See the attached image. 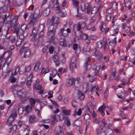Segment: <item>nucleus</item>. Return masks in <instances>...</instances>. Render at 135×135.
<instances>
[{
  "label": "nucleus",
  "mask_w": 135,
  "mask_h": 135,
  "mask_svg": "<svg viewBox=\"0 0 135 135\" xmlns=\"http://www.w3.org/2000/svg\"><path fill=\"white\" fill-rule=\"evenodd\" d=\"M56 29L54 28L53 25H50L48 28L47 31V35L50 40V41L55 43L58 41L57 38L54 37L55 35Z\"/></svg>",
  "instance_id": "f257e3e1"
},
{
  "label": "nucleus",
  "mask_w": 135,
  "mask_h": 135,
  "mask_svg": "<svg viewBox=\"0 0 135 135\" xmlns=\"http://www.w3.org/2000/svg\"><path fill=\"white\" fill-rule=\"evenodd\" d=\"M27 93V92L24 89L19 91L18 92V97L20 99L22 102H23L28 99V97L26 96Z\"/></svg>",
  "instance_id": "f03ea898"
},
{
  "label": "nucleus",
  "mask_w": 135,
  "mask_h": 135,
  "mask_svg": "<svg viewBox=\"0 0 135 135\" xmlns=\"http://www.w3.org/2000/svg\"><path fill=\"white\" fill-rule=\"evenodd\" d=\"M86 24L84 22L81 23H79L74 25L73 26V29L75 34L77 31H79L83 29L86 26Z\"/></svg>",
  "instance_id": "7ed1b4c3"
},
{
  "label": "nucleus",
  "mask_w": 135,
  "mask_h": 135,
  "mask_svg": "<svg viewBox=\"0 0 135 135\" xmlns=\"http://www.w3.org/2000/svg\"><path fill=\"white\" fill-rule=\"evenodd\" d=\"M100 27L101 31L105 33L108 32L109 29V28L107 27L106 24L103 22L100 23Z\"/></svg>",
  "instance_id": "20e7f679"
},
{
  "label": "nucleus",
  "mask_w": 135,
  "mask_h": 135,
  "mask_svg": "<svg viewBox=\"0 0 135 135\" xmlns=\"http://www.w3.org/2000/svg\"><path fill=\"white\" fill-rule=\"evenodd\" d=\"M77 63V61L76 58L73 57L70 65V68L71 70H73L74 69L76 68Z\"/></svg>",
  "instance_id": "39448f33"
},
{
  "label": "nucleus",
  "mask_w": 135,
  "mask_h": 135,
  "mask_svg": "<svg viewBox=\"0 0 135 135\" xmlns=\"http://www.w3.org/2000/svg\"><path fill=\"white\" fill-rule=\"evenodd\" d=\"M63 129L60 126L56 127L54 131L55 135H64Z\"/></svg>",
  "instance_id": "423d86ee"
},
{
  "label": "nucleus",
  "mask_w": 135,
  "mask_h": 135,
  "mask_svg": "<svg viewBox=\"0 0 135 135\" xmlns=\"http://www.w3.org/2000/svg\"><path fill=\"white\" fill-rule=\"evenodd\" d=\"M39 23V21L36 17L34 15L31 17L29 24L33 26H35Z\"/></svg>",
  "instance_id": "0eeeda50"
},
{
  "label": "nucleus",
  "mask_w": 135,
  "mask_h": 135,
  "mask_svg": "<svg viewBox=\"0 0 135 135\" xmlns=\"http://www.w3.org/2000/svg\"><path fill=\"white\" fill-rule=\"evenodd\" d=\"M20 25L18 23H16L12 28L13 29V33H16V35L17 37L19 34V28Z\"/></svg>",
  "instance_id": "6e6552de"
},
{
  "label": "nucleus",
  "mask_w": 135,
  "mask_h": 135,
  "mask_svg": "<svg viewBox=\"0 0 135 135\" xmlns=\"http://www.w3.org/2000/svg\"><path fill=\"white\" fill-rule=\"evenodd\" d=\"M75 81V78L71 77L67 80L66 84L68 86H71L74 84Z\"/></svg>",
  "instance_id": "1a4fd4ad"
},
{
  "label": "nucleus",
  "mask_w": 135,
  "mask_h": 135,
  "mask_svg": "<svg viewBox=\"0 0 135 135\" xmlns=\"http://www.w3.org/2000/svg\"><path fill=\"white\" fill-rule=\"evenodd\" d=\"M90 63V58L89 57H88L85 61L84 66L86 68V70H89L91 68V66Z\"/></svg>",
  "instance_id": "9d476101"
},
{
  "label": "nucleus",
  "mask_w": 135,
  "mask_h": 135,
  "mask_svg": "<svg viewBox=\"0 0 135 135\" xmlns=\"http://www.w3.org/2000/svg\"><path fill=\"white\" fill-rule=\"evenodd\" d=\"M72 2L74 6V7H75L76 8L78 14L80 15L81 14L79 11V1L77 0H72Z\"/></svg>",
  "instance_id": "9b49d317"
},
{
  "label": "nucleus",
  "mask_w": 135,
  "mask_h": 135,
  "mask_svg": "<svg viewBox=\"0 0 135 135\" xmlns=\"http://www.w3.org/2000/svg\"><path fill=\"white\" fill-rule=\"evenodd\" d=\"M61 6L57 0H56L55 4V5L54 9L57 13H59L61 10Z\"/></svg>",
  "instance_id": "f8f14e48"
},
{
  "label": "nucleus",
  "mask_w": 135,
  "mask_h": 135,
  "mask_svg": "<svg viewBox=\"0 0 135 135\" xmlns=\"http://www.w3.org/2000/svg\"><path fill=\"white\" fill-rule=\"evenodd\" d=\"M51 21L52 23L53 24L52 25H54L56 24L57 25L60 21L59 18L58 17L53 16L51 18Z\"/></svg>",
  "instance_id": "ddd939ff"
},
{
  "label": "nucleus",
  "mask_w": 135,
  "mask_h": 135,
  "mask_svg": "<svg viewBox=\"0 0 135 135\" xmlns=\"http://www.w3.org/2000/svg\"><path fill=\"white\" fill-rule=\"evenodd\" d=\"M105 128L102 126H99L98 128L96 129V133L97 135L100 134L103 132L104 133Z\"/></svg>",
  "instance_id": "4468645a"
},
{
  "label": "nucleus",
  "mask_w": 135,
  "mask_h": 135,
  "mask_svg": "<svg viewBox=\"0 0 135 135\" xmlns=\"http://www.w3.org/2000/svg\"><path fill=\"white\" fill-rule=\"evenodd\" d=\"M14 120L15 118L12 116H10L9 117L7 122V124L9 126V128H12V124L11 123Z\"/></svg>",
  "instance_id": "2eb2a0df"
},
{
  "label": "nucleus",
  "mask_w": 135,
  "mask_h": 135,
  "mask_svg": "<svg viewBox=\"0 0 135 135\" xmlns=\"http://www.w3.org/2000/svg\"><path fill=\"white\" fill-rule=\"evenodd\" d=\"M104 133L105 135H114V132L113 130L108 127L105 129Z\"/></svg>",
  "instance_id": "dca6fc26"
},
{
  "label": "nucleus",
  "mask_w": 135,
  "mask_h": 135,
  "mask_svg": "<svg viewBox=\"0 0 135 135\" xmlns=\"http://www.w3.org/2000/svg\"><path fill=\"white\" fill-rule=\"evenodd\" d=\"M58 35L61 37L62 36L65 37L67 36L68 34L66 31L64 29V28H62L60 30Z\"/></svg>",
  "instance_id": "f3484780"
},
{
  "label": "nucleus",
  "mask_w": 135,
  "mask_h": 135,
  "mask_svg": "<svg viewBox=\"0 0 135 135\" xmlns=\"http://www.w3.org/2000/svg\"><path fill=\"white\" fill-rule=\"evenodd\" d=\"M85 8L87 10V13L88 14L90 13L92 9V6L89 3H87L84 6Z\"/></svg>",
  "instance_id": "a211bd4d"
},
{
  "label": "nucleus",
  "mask_w": 135,
  "mask_h": 135,
  "mask_svg": "<svg viewBox=\"0 0 135 135\" xmlns=\"http://www.w3.org/2000/svg\"><path fill=\"white\" fill-rule=\"evenodd\" d=\"M100 69V66L99 65H95L94 66L93 70L95 76H97L99 75V71Z\"/></svg>",
  "instance_id": "6ab92c4d"
},
{
  "label": "nucleus",
  "mask_w": 135,
  "mask_h": 135,
  "mask_svg": "<svg viewBox=\"0 0 135 135\" xmlns=\"http://www.w3.org/2000/svg\"><path fill=\"white\" fill-rule=\"evenodd\" d=\"M82 122L80 120L77 119L74 121L73 124L74 126L80 127L82 125Z\"/></svg>",
  "instance_id": "aec40b11"
},
{
  "label": "nucleus",
  "mask_w": 135,
  "mask_h": 135,
  "mask_svg": "<svg viewBox=\"0 0 135 135\" xmlns=\"http://www.w3.org/2000/svg\"><path fill=\"white\" fill-rule=\"evenodd\" d=\"M83 90L84 92L86 93L88 90L89 87L88 83H84L83 85Z\"/></svg>",
  "instance_id": "412c9836"
},
{
  "label": "nucleus",
  "mask_w": 135,
  "mask_h": 135,
  "mask_svg": "<svg viewBox=\"0 0 135 135\" xmlns=\"http://www.w3.org/2000/svg\"><path fill=\"white\" fill-rule=\"evenodd\" d=\"M17 21L18 20L17 19L15 18L7 21L6 22V23L10 25L11 26H12V25H13L14 26L17 23Z\"/></svg>",
  "instance_id": "4be33fe9"
},
{
  "label": "nucleus",
  "mask_w": 135,
  "mask_h": 135,
  "mask_svg": "<svg viewBox=\"0 0 135 135\" xmlns=\"http://www.w3.org/2000/svg\"><path fill=\"white\" fill-rule=\"evenodd\" d=\"M32 107V106H30L28 105L25 107L24 111L25 114V115H27L29 112L31 111V110Z\"/></svg>",
  "instance_id": "5701e85b"
},
{
  "label": "nucleus",
  "mask_w": 135,
  "mask_h": 135,
  "mask_svg": "<svg viewBox=\"0 0 135 135\" xmlns=\"http://www.w3.org/2000/svg\"><path fill=\"white\" fill-rule=\"evenodd\" d=\"M53 7H52V6L51 5H50L49 7L46 8L44 11L43 12V14L45 16H48L49 14H50V9L51 8H53Z\"/></svg>",
  "instance_id": "b1692460"
},
{
  "label": "nucleus",
  "mask_w": 135,
  "mask_h": 135,
  "mask_svg": "<svg viewBox=\"0 0 135 135\" xmlns=\"http://www.w3.org/2000/svg\"><path fill=\"white\" fill-rule=\"evenodd\" d=\"M59 13L60 16L61 17H65L67 15L65 9L64 8L61 9Z\"/></svg>",
  "instance_id": "393cba45"
},
{
  "label": "nucleus",
  "mask_w": 135,
  "mask_h": 135,
  "mask_svg": "<svg viewBox=\"0 0 135 135\" xmlns=\"http://www.w3.org/2000/svg\"><path fill=\"white\" fill-rule=\"evenodd\" d=\"M65 107H63L62 108V112L64 114L67 115H69L71 112V110H65Z\"/></svg>",
  "instance_id": "a878e982"
},
{
  "label": "nucleus",
  "mask_w": 135,
  "mask_h": 135,
  "mask_svg": "<svg viewBox=\"0 0 135 135\" xmlns=\"http://www.w3.org/2000/svg\"><path fill=\"white\" fill-rule=\"evenodd\" d=\"M37 28L36 27H34L32 30V33L31 35L33 36L34 38H35L36 36L37 35V32H38L37 31Z\"/></svg>",
  "instance_id": "bb28decb"
},
{
  "label": "nucleus",
  "mask_w": 135,
  "mask_h": 135,
  "mask_svg": "<svg viewBox=\"0 0 135 135\" xmlns=\"http://www.w3.org/2000/svg\"><path fill=\"white\" fill-rule=\"evenodd\" d=\"M75 80L77 82H75L74 84V86L76 88H78L81 85L80 82V78H77L75 79Z\"/></svg>",
  "instance_id": "cd10ccee"
},
{
  "label": "nucleus",
  "mask_w": 135,
  "mask_h": 135,
  "mask_svg": "<svg viewBox=\"0 0 135 135\" xmlns=\"http://www.w3.org/2000/svg\"><path fill=\"white\" fill-rule=\"evenodd\" d=\"M35 117L33 115H31L29 118V122L30 123H32L37 120Z\"/></svg>",
  "instance_id": "c85d7f7f"
},
{
  "label": "nucleus",
  "mask_w": 135,
  "mask_h": 135,
  "mask_svg": "<svg viewBox=\"0 0 135 135\" xmlns=\"http://www.w3.org/2000/svg\"><path fill=\"white\" fill-rule=\"evenodd\" d=\"M60 45L64 47H65L68 46V43L67 42L65 39H63L62 41H60Z\"/></svg>",
  "instance_id": "c756f323"
},
{
  "label": "nucleus",
  "mask_w": 135,
  "mask_h": 135,
  "mask_svg": "<svg viewBox=\"0 0 135 135\" xmlns=\"http://www.w3.org/2000/svg\"><path fill=\"white\" fill-rule=\"evenodd\" d=\"M120 26H116L114 25V24L113 25V28L114 29V31L115 32V33H114L113 35H115V34H117L118 33L119 31V30Z\"/></svg>",
  "instance_id": "7c9ffc66"
},
{
  "label": "nucleus",
  "mask_w": 135,
  "mask_h": 135,
  "mask_svg": "<svg viewBox=\"0 0 135 135\" xmlns=\"http://www.w3.org/2000/svg\"><path fill=\"white\" fill-rule=\"evenodd\" d=\"M31 52L30 50L28 49L25 52L24 54L23 57L25 58H27L30 55Z\"/></svg>",
  "instance_id": "2f4dec72"
},
{
  "label": "nucleus",
  "mask_w": 135,
  "mask_h": 135,
  "mask_svg": "<svg viewBox=\"0 0 135 135\" xmlns=\"http://www.w3.org/2000/svg\"><path fill=\"white\" fill-rule=\"evenodd\" d=\"M116 38L115 37L113 40L110 41V42L109 45L113 47H115L116 46Z\"/></svg>",
  "instance_id": "473e14b6"
},
{
  "label": "nucleus",
  "mask_w": 135,
  "mask_h": 135,
  "mask_svg": "<svg viewBox=\"0 0 135 135\" xmlns=\"http://www.w3.org/2000/svg\"><path fill=\"white\" fill-rule=\"evenodd\" d=\"M117 73L115 71H113L110 75L109 77V79L110 80H114L115 77Z\"/></svg>",
  "instance_id": "72a5a7b5"
},
{
  "label": "nucleus",
  "mask_w": 135,
  "mask_h": 135,
  "mask_svg": "<svg viewBox=\"0 0 135 135\" xmlns=\"http://www.w3.org/2000/svg\"><path fill=\"white\" fill-rule=\"evenodd\" d=\"M71 120L70 118H69L68 117H67L66 118L65 122V124L67 125V126L69 127L71 125V122H70Z\"/></svg>",
  "instance_id": "f704fd0d"
},
{
  "label": "nucleus",
  "mask_w": 135,
  "mask_h": 135,
  "mask_svg": "<svg viewBox=\"0 0 135 135\" xmlns=\"http://www.w3.org/2000/svg\"><path fill=\"white\" fill-rule=\"evenodd\" d=\"M78 97L81 100H83L85 97V96L80 91H79L78 93Z\"/></svg>",
  "instance_id": "c9c22d12"
},
{
  "label": "nucleus",
  "mask_w": 135,
  "mask_h": 135,
  "mask_svg": "<svg viewBox=\"0 0 135 135\" xmlns=\"http://www.w3.org/2000/svg\"><path fill=\"white\" fill-rule=\"evenodd\" d=\"M49 70L48 68H43L42 69L41 73V75L45 74L49 72Z\"/></svg>",
  "instance_id": "e433bc0d"
},
{
  "label": "nucleus",
  "mask_w": 135,
  "mask_h": 135,
  "mask_svg": "<svg viewBox=\"0 0 135 135\" xmlns=\"http://www.w3.org/2000/svg\"><path fill=\"white\" fill-rule=\"evenodd\" d=\"M104 41H98L97 42V48H98L99 49H102L103 45V43Z\"/></svg>",
  "instance_id": "4c0bfd02"
},
{
  "label": "nucleus",
  "mask_w": 135,
  "mask_h": 135,
  "mask_svg": "<svg viewBox=\"0 0 135 135\" xmlns=\"http://www.w3.org/2000/svg\"><path fill=\"white\" fill-rule=\"evenodd\" d=\"M112 6V8L113 9L115 10L117 8V3L115 2H113L111 4Z\"/></svg>",
  "instance_id": "58836bf2"
},
{
  "label": "nucleus",
  "mask_w": 135,
  "mask_h": 135,
  "mask_svg": "<svg viewBox=\"0 0 135 135\" xmlns=\"http://www.w3.org/2000/svg\"><path fill=\"white\" fill-rule=\"evenodd\" d=\"M100 122L102 123V124L100 125V126H102L104 127V128L106 129V128L108 127H107L105 125L107 124V123L106 120L105 119H103L101 120Z\"/></svg>",
  "instance_id": "ea45409f"
},
{
  "label": "nucleus",
  "mask_w": 135,
  "mask_h": 135,
  "mask_svg": "<svg viewBox=\"0 0 135 135\" xmlns=\"http://www.w3.org/2000/svg\"><path fill=\"white\" fill-rule=\"evenodd\" d=\"M89 111L91 115L93 118H95L97 116L96 113L94 112V109L91 108L89 109Z\"/></svg>",
  "instance_id": "a19ab883"
},
{
  "label": "nucleus",
  "mask_w": 135,
  "mask_h": 135,
  "mask_svg": "<svg viewBox=\"0 0 135 135\" xmlns=\"http://www.w3.org/2000/svg\"><path fill=\"white\" fill-rule=\"evenodd\" d=\"M40 62H37L35 65V67L34 68V71H37L39 69V68L40 65Z\"/></svg>",
  "instance_id": "79ce46f5"
},
{
  "label": "nucleus",
  "mask_w": 135,
  "mask_h": 135,
  "mask_svg": "<svg viewBox=\"0 0 135 135\" xmlns=\"http://www.w3.org/2000/svg\"><path fill=\"white\" fill-rule=\"evenodd\" d=\"M45 27L44 25V24H42L40 25L38 28L37 29V31L40 32V31H43L44 30V28Z\"/></svg>",
  "instance_id": "37998d69"
},
{
  "label": "nucleus",
  "mask_w": 135,
  "mask_h": 135,
  "mask_svg": "<svg viewBox=\"0 0 135 135\" xmlns=\"http://www.w3.org/2000/svg\"><path fill=\"white\" fill-rule=\"evenodd\" d=\"M27 28V25L25 23L22 25L21 27V29L23 32L25 31Z\"/></svg>",
  "instance_id": "c03bdc74"
},
{
  "label": "nucleus",
  "mask_w": 135,
  "mask_h": 135,
  "mask_svg": "<svg viewBox=\"0 0 135 135\" xmlns=\"http://www.w3.org/2000/svg\"><path fill=\"white\" fill-rule=\"evenodd\" d=\"M131 4L130 2H128L125 4V6L126 9L129 10L131 9L132 8L131 7Z\"/></svg>",
  "instance_id": "a18cd8bd"
},
{
  "label": "nucleus",
  "mask_w": 135,
  "mask_h": 135,
  "mask_svg": "<svg viewBox=\"0 0 135 135\" xmlns=\"http://www.w3.org/2000/svg\"><path fill=\"white\" fill-rule=\"evenodd\" d=\"M24 131L25 135H28L30 131V128L29 127H26L24 128Z\"/></svg>",
  "instance_id": "49530a36"
},
{
  "label": "nucleus",
  "mask_w": 135,
  "mask_h": 135,
  "mask_svg": "<svg viewBox=\"0 0 135 135\" xmlns=\"http://www.w3.org/2000/svg\"><path fill=\"white\" fill-rule=\"evenodd\" d=\"M23 40L18 39L16 42V46H19L21 45L23 42Z\"/></svg>",
  "instance_id": "de8ad7c7"
},
{
  "label": "nucleus",
  "mask_w": 135,
  "mask_h": 135,
  "mask_svg": "<svg viewBox=\"0 0 135 135\" xmlns=\"http://www.w3.org/2000/svg\"><path fill=\"white\" fill-rule=\"evenodd\" d=\"M98 111L103 116L105 114L104 110L102 108H99L98 109Z\"/></svg>",
  "instance_id": "09e8293b"
},
{
  "label": "nucleus",
  "mask_w": 135,
  "mask_h": 135,
  "mask_svg": "<svg viewBox=\"0 0 135 135\" xmlns=\"http://www.w3.org/2000/svg\"><path fill=\"white\" fill-rule=\"evenodd\" d=\"M88 36L85 34H83L80 36V38L84 40L87 39L88 38Z\"/></svg>",
  "instance_id": "8fccbe9b"
},
{
  "label": "nucleus",
  "mask_w": 135,
  "mask_h": 135,
  "mask_svg": "<svg viewBox=\"0 0 135 135\" xmlns=\"http://www.w3.org/2000/svg\"><path fill=\"white\" fill-rule=\"evenodd\" d=\"M29 100L31 103V106H32H32L35 105L36 102V100L32 98H31Z\"/></svg>",
  "instance_id": "3c124183"
},
{
  "label": "nucleus",
  "mask_w": 135,
  "mask_h": 135,
  "mask_svg": "<svg viewBox=\"0 0 135 135\" xmlns=\"http://www.w3.org/2000/svg\"><path fill=\"white\" fill-rule=\"evenodd\" d=\"M52 58L54 62L59 61V57L58 55H54L52 57Z\"/></svg>",
  "instance_id": "603ef678"
},
{
  "label": "nucleus",
  "mask_w": 135,
  "mask_h": 135,
  "mask_svg": "<svg viewBox=\"0 0 135 135\" xmlns=\"http://www.w3.org/2000/svg\"><path fill=\"white\" fill-rule=\"evenodd\" d=\"M24 110L22 107H19L18 110V112L19 114H22Z\"/></svg>",
  "instance_id": "864d4df0"
},
{
  "label": "nucleus",
  "mask_w": 135,
  "mask_h": 135,
  "mask_svg": "<svg viewBox=\"0 0 135 135\" xmlns=\"http://www.w3.org/2000/svg\"><path fill=\"white\" fill-rule=\"evenodd\" d=\"M97 7H95L93 8L91 10L92 14H95L98 11Z\"/></svg>",
  "instance_id": "5fc2aeb1"
},
{
  "label": "nucleus",
  "mask_w": 135,
  "mask_h": 135,
  "mask_svg": "<svg viewBox=\"0 0 135 135\" xmlns=\"http://www.w3.org/2000/svg\"><path fill=\"white\" fill-rule=\"evenodd\" d=\"M109 93V90L108 88H107L104 93V96L105 98H107L108 96V94Z\"/></svg>",
  "instance_id": "6e6d98bb"
},
{
  "label": "nucleus",
  "mask_w": 135,
  "mask_h": 135,
  "mask_svg": "<svg viewBox=\"0 0 135 135\" xmlns=\"http://www.w3.org/2000/svg\"><path fill=\"white\" fill-rule=\"evenodd\" d=\"M56 115H54L52 117L51 119L52 121V125H54V124L56 120Z\"/></svg>",
  "instance_id": "4d7b16f0"
},
{
  "label": "nucleus",
  "mask_w": 135,
  "mask_h": 135,
  "mask_svg": "<svg viewBox=\"0 0 135 135\" xmlns=\"http://www.w3.org/2000/svg\"><path fill=\"white\" fill-rule=\"evenodd\" d=\"M9 40L11 43H13L15 41L16 38L14 37H11L9 38Z\"/></svg>",
  "instance_id": "13d9d810"
},
{
  "label": "nucleus",
  "mask_w": 135,
  "mask_h": 135,
  "mask_svg": "<svg viewBox=\"0 0 135 135\" xmlns=\"http://www.w3.org/2000/svg\"><path fill=\"white\" fill-rule=\"evenodd\" d=\"M103 45L104 46V50L106 51L108 49L107 48V46H108V44L106 41H104L103 42Z\"/></svg>",
  "instance_id": "bf43d9fd"
},
{
  "label": "nucleus",
  "mask_w": 135,
  "mask_h": 135,
  "mask_svg": "<svg viewBox=\"0 0 135 135\" xmlns=\"http://www.w3.org/2000/svg\"><path fill=\"white\" fill-rule=\"evenodd\" d=\"M32 82L31 80H27L26 82V85L28 88L30 86Z\"/></svg>",
  "instance_id": "052dcab7"
},
{
  "label": "nucleus",
  "mask_w": 135,
  "mask_h": 135,
  "mask_svg": "<svg viewBox=\"0 0 135 135\" xmlns=\"http://www.w3.org/2000/svg\"><path fill=\"white\" fill-rule=\"evenodd\" d=\"M122 91L121 92L122 94H123L124 96L126 97L127 96V94L126 91L124 90L123 88H122L121 90Z\"/></svg>",
  "instance_id": "680f3d73"
},
{
  "label": "nucleus",
  "mask_w": 135,
  "mask_h": 135,
  "mask_svg": "<svg viewBox=\"0 0 135 135\" xmlns=\"http://www.w3.org/2000/svg\"><path fill=\"white\" fill-rule=\"evenodd\" d=\"M29 45L30 44L29 42H26L24 44L23 47L25 48V49H26L29 46Z\"/></svg>",
  "instance_id": "e2e57ef3"
},
{
  "label": "nucleus",
  "mask_w": 135,
  "mask_h": 135,
  "mask_svg": "<svg viewBox=\"0 0 135 135\" xmlns=\"http://www.w3.org/2000/svg\"><path fill=\"white\" fill-rule=\"evenodd\" d=\"M17 126L16 125H14L13 126L12 125V128H9L10 129H11V130H13L14 131H15L17 129Z\"/></svg>",
  "instance_id": "0e129e2a"
},
{
  "label": "nucleus",
  "mask_w": 135,
  "mask_h": 135,
  "mask_svg": "<svg viewBox=\"0 0 135 135\" xmlns=\"http://www.w3.org/2000/svg\"><path fill=\"white\" fill-rule=\"evenodd\" d=\"M133 29L135 31L134 32H133L132 31L129 32V35L130 37L134 35H135V27H134V26H133Z\"/></svg>",
  "instance_id": "69168bd1"
},
{
  "label": "nucleus",
  "mask_w": 135,
  "mask_h": 135,
  "mask_svg": "<svg viewBox=\"0 0 135 135\" xmlns=\"http://www.w3.org/2000/svg\"><path fill=\"white\" fill-rule=\"evenodd\" d=\"M113 130L114 131L117 133H119L120 132V128H115L113 129Z\"/></svg>",
  "instance_id": "338daca9"
},
{
  "label": "nucleus",
  "mask_w": 135,
  "mask_h": 135,
  "mask_svg": "<svg viewBox=\"0 0 135 135\" xmlns=\"http://www.w3.org/2000/svg\"><path fill=\"white\" fill-rule=\"evenodd\" d=\"M127 33H129L130 32V28L128 26H127L123 29Z\"/></svg>",
  "instance_id": "774afa93"
}]
</instances>
